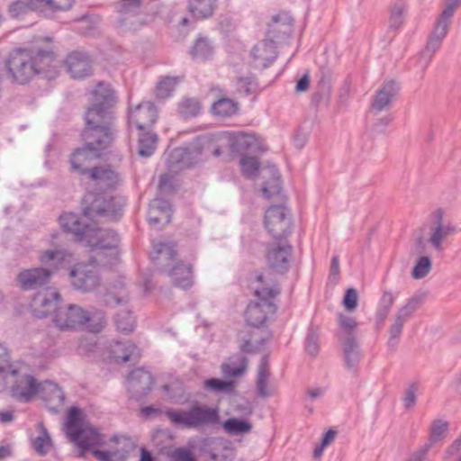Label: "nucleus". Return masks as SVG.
<instances>
[{"label":"nucleus","mask_w":461,"mask_h":461,"mask_svg":"<svg viewBox=\"0 0 461 461\" xmlns=\"http://www.w3.org/2000/svg\"><path fill=\"white\" fill-rule=\"evenodd\" d=\"M92 104L84 114V128L80 133L84 145L69 156L70 171L88 175L93 161L100 158L115 140L117 130L113 110L117 98L109 84L100 82L92 91Z\"/></svg>","instance_id":"nucleus-1"},{"label":"nucleus","mask_w":461,"mask_h":461,"mask_svg":"<svg viewBox=\"0 0 461 461\" xmlns=\"http://www.w3.org/2000/svg\"><path fill=\"white\" fill-rule=\"evenodd\" d=\"M55 59L51 49H16L5 60V68L14 83L24 85L37 74L45 72Z\"/></svg>","instance_id":"nucleus-2"},{"label":"nucleus","mask_w":461,"mask_h":461,"mask_svg":"<svg viewBox=\"0 0 461 461\" xmlns=\"http://www.w3.org/2000/svg\"><path fill=\"white\" fill-rule=\"evenodd\" d=\"M151 259L159 267V271L171 278L172 284L178 288L186 290L193 284V266L176 259V249L174 244L158 242L154 244Z\"/></svg>","instance_id":"nucleus-3"},{"label":"nucleus","mask_w":461,"mask_h":461,"mask_svg":"<svg viewBox=\"0 0 461 461\" xmlns=\"http://www.w3.org/2000/svg\"><path fill=\"white\" fill-rule=\"evenodd\" d=\"M65 431L69 440L79 449V456L93 447L104 442V436L85 419V414L78 407H71L68 412Z\"/></svg>","instance_id":"nucleus-4"},{"label":"nucleus","mask_w":461,"mask_h":461,"mask_svg":"<svg viewBox=\"0 0 461 461\" xmlns=\"http://www.w3.org/2000/svg\"><path fill=\"white\" fill-rule=\"evenodd\" d=\"M124 203L105 192H87L81 202L82 212L90 220L105 218L118 220L122 213Z\"/></svg>","instance_id":"nucleus-5"},{"label":"nucleus","mask_w":461,"mask_h":461,"mask_svg":"<svg viewBox=\"0 0 461 461\" xmlns=\"http://www.w3.org/2000/svg\"><path fill=\"white\" fill-rule=\"evenodd\" d=\"M166 416L176 426L184 429H202L217 424L220 420L219 411L215 408L194 404L189 410L168 409Z\"/></svg>","instance_id":"nucleus-6"},{"label":"nucleus","mask_w":461,"mask_h":461,"mask_svg":"<svg viewBox=\"0 0 461 461\" xmlns=\"http://www.w3.org/2000/svg\"><path fill=\"white\" fill-rule=\"evenodd\" d=\"M2 377L11 396L19 402H29L40 393L41 383H39L32 375L23 374L12 368L8 369Z\"/></svg>","instance_id":"nucleus-7"},{"label":"nucleus","mask_w":461,"mask_h":461,"mask_svg":"<svg viewBox=\"0 0 461 461\" xmlns=\"http://www.w3.org/2000/svg\"><path fill=\"white\" fill-rule=\"evenodd\" d=\"M265 228L276 240L286 239L292 233V220L288 209L282 204L268 207L264 218Z\"/></svg>","instance_id":"nucleus-8"},{"label":"nucleus","mask_w":461,"mask_h":461,"mask_svg":"<svg viewBox=\"0 0 461 461\" xmlns=\"http://www.w3.org/2000/svg\"><path fill=\"white\" fill-rule=\"evenodd\" d=\"M426 299V294L418 293L410 297L406 303L400 307L396 312L393 321L389 328L388 347L395 348L398 344V339L402 332L404 324L412 317L414 312L423 304Z\"/></svg>","instance_id":"nucleus-9"},{"label":"nucleus","mask_w":461,"mask_h":461,"mask_svg":"<svg viewBox=\"0 0 461 461\" xmlns=\"http://www.w3.org/2000/svg\"><path fill=\"white\" fill-rule=\"evenodd\" d=\"M431 221L428 242L436 251L442 252L444 241L456 233V226L444 220V211L441 208L431 212Z\"/></svg>","instance_id":"nucleus-10"},{"label":"nucleus","mask_w":461,"mask_h":461,"mask_svg":"<svg viewBox=\"0 0 461 461\" xmlns=\"http://www.w3.org/2000/svg\"><path fill=\"white\" fill-rule=\"evenodd\" d=\"M293 247L288 243H269L266 248L267 266L273 273L284 276L290 269Z\"/></svg>","instance_id":"nucleus-11"},{"label":"nucleus","mask_w":461,"mask_h":461,"mask_svg":"<svg viewBox=\"0 0 461 461\" xmlns=\"http://www.w3.org/2000/svg\"><path fill=\"white\" fill-rule=\"evenodd\" d=\"M94 265L78 263L71 269V284L77 290L91 292L99 285V275Z\"/></svg>","instance_id":"nucleus-12"},{"label":"nucleus","mask_w":461,"mask_h":461,"mask_svg":"<svg viewBox=\"0 0 461 461\" xmlns=\"http://www.w3.org/2000/svg\"><path fill=\"white\" fill-rule=\"evenodd\" d=\"M86 320V311L76 304L59 308L53 318L55 325L60 330H82Z\"/></svg>","instance_id":"nucleus-13"},{"label":"nucleus","mask_w":461,"mask_h":461,"mask_svg":"<svg viewBox=\"0 0 461 461\" xmlns=\"http://www.w3.org/2000/svg\"><path fill=\"white\" fill-rule=\"evenodd\" d=\"M277 307L274 301L268 299H258L251 301L245 311L244 316L247 323L255 328L265 324L270 315L276 313Z\"/></svg>","instance_id":"nucleus-14"},{"label":"nucleus","mask_w":461,"mask_h":461,"mask_svg":"<svg viewBox=\"0 0 461 461\" xmlns=\"http://www.w3.org/2000/svg\"><path fill=\"white\" fill-rule=\"evenodd\" d=\"M84 242L86 246L91 248L93 253L95 250L104 249L115 254L116 245H119V236L113 230L90 227Z\"/></svg>","instance_id":"nucleus-15"},{"label":"nucleus","mask_w":461,"mask_h":461,"mask_svg":"<svg viewBox=\"0 0 461 461\" xmlns=\"http://www.w3.org/2000/svg\"><path fill=\"white\" fill-rule=\"evenodd\" d=\"M224 134L226 140H228L226 142L227 149H229L231 152H263L266 150V148L255 134H249L243 131H224Z\"/></svg>","instance_id":"nucleus-16"},{"label":"nucleus","mask_w":461,"mask_h":461,"mask_svg":"<svg viewBox=\"0 0 461 461\" xmlns=\"http://www.w3.org/2000/svg\"><path fill=\"white\" fill-rule=\"evenodd\" d=\"M154 377L144 368L131 371L127 381V388L131 398L140 401L146 397L152 389Z\"/></svg>","instance_id":"nucleus-17"},{"label":"nucleus","mask_w":461,"mask_h":461,"mask_svg":"<svg viewBox=\"0 0 461 461\" xmlns=\"http://www.w3.org/2000/svg\"><path fill=\"white\" fill-rule=\"evenodd\" d=\"M62 299L58 292L45 291L43 293H37L32 299L30 307L33 316L39 319L47 317L51 312L56 314V312L60 304Z\"/></svg>","instance_id":"nucleus-18"},{"label":"nucleus","mask_w":461,"mask_h":461,"mask_svg":"<svg viewBox=\"0 0 461 461\" xmlns=\"http://www.w3.org/2000/svg\"><path fill=\"white\" fill-rule=\"evenodd\" d=\"M254 295L258 299L274 301L281 294V286L273 273H256L251 282Z\"/></svg>","instance_id":"nucleus-19"},{"label":"nucleus","mask_w":461,"mask_h":461,"mask_svg":"<svg viewBox=\"0 0 461 461\" xmlns=\"http://www.w3.org/2000/svg\"><path fill=\"white\" fill-rule=\"evenodd\" d=\"M51 272L43 267H33L22 270L16 276L19 287L23 291L35 290L50 282Z\"/></svg>","instance_id":"nucleus-20"},{"label":"nucleus","mask_w":461,"mask_h":461,"mask_svg":"<svg viewBox=\"0 0 461 461\" xmlns=\"http://www.w3.org/2000/svg\"><path fill=\"white\" fill-rule=\"evenodd\" d=\"M157 119V107L150 102L140 103L129 114L130 122L133 123L139 131L150 130Z\"/></svg>","instance_id":"nucleus-21"},{"label":"nucleus","mask_w":461,"mask_h":461,"mask_svg":"<svg viewBox=\"0 0 461 461\" xmlns=\"http://www.w3.org/2000/svg\"><path fill=\"white\" fill-rule=\"evenodd\" d=\"M90 57L83 51L75 50L68 54L65 67L68 73L75 79L84 78L92 74Z\"/></svg>","instance_id":"nucleus-22"},{"label":"nucleus","mask_w":461,"mask_h":461,"mask_svg":"<svg viewBox=\"0 0 461 461\" xmlns=\"http://www.w3.org/2000/svg\"><path fill=\"white\" fill-rule=\"evenodd\" d=\"M342 352L346 367L353 375H357L358 366L362 359V352L357 339V336L351 334L347 337H340Z\"/></svg>","instance_id":"nucleus-23"},{"label":"nucleus","mask_w":461,"mask_h":461,"mask_svg":"<svg viewBox=\"0 0 461 461\" xmlns=\"http://www.w3.org/2000/svg\"><path fill=\"white\" fill-rule=\"evenodd\" d=\"M39 393H41L45 406L50 412L59 413L61 411L65 403V393L56 383H41Z\"/></svg>","instance_id":"nucleus-24"},{"label":"nucleus","mask_w":461,"mask_h":461,"mask_svg":"<svg viewBox=\"0 0 461 461\" xmlns=\"http://www.w3.org/2000/svg\"><path fill=\"white\" fill-rule=\"evenodd\" d=\"M110 357L115 363L137 362L140 357L139 348L131 341L114 340L109 347Z\"/></svg>","instance_id":"nucleus-25"},{"label":"nucleus","mask_w":461,"mask_h":461,"mask_svg":"<svg viewBox=\"0 0 461 461\" xmlns=\"http://www.w3.org/2000/svg\"><path fill=\"white\" fill-rule=\"evenodd\" d=\"M399 90L400 86L396 81L389 80L384 82L374 96L372 102L373 111L381 113L387 110L398 95Z\"/></svg>","instance_id":"nucleus-26"},{"label":"nucleus","mask_w":461,"mask_h":461,"mask_svg":"<svg viewBox=\"0 0 461 461\" xmlns=\"http://www.w3.org/2000/svg\"><path fill=\"white\" fill-rule=\"evenodd\" d=\"M294 19L287 14H276L268 23L267 39L276 44V41L285 40L292 32Z\"/></svg>","instance_id":"nucleus-27"},{"label":"nucleus","mask_w":461,"mask_h":461,"mask_svg":"<svg viewBox=\"0 0 461 461\" xmlns=\"http://www.w3.org/2000/svg\"><path fill=\"white\" fill-rule=\"evenodd\" d=\"M251 56L253 57L255 67L265 69L277 58L276 44L268 39L261 41L253 47Z\"/></svg>","instance_id":"nucleus-28"},{"label":"nucleus","mask_w":461,"mask_h":461,"mask_svg":"<svg viewBox=\"0 0 461 461\" xmlns=\"http://www.w3.org/2000/svg\"><path fill=\"white\" fill-rule=\"evenodd\" d=\"M449 24V20L438 16L434 31L429 36L424 50L421 52V57H426L428 59L426 66L431 59L434 53L440 48L442 41L447 33Z\"/></svg>","instance_id":"nucleus-29"},{"label":"nucleus","mask_w":461,"mask_h":461,"mask_svg":"<svg viewBox=\"0 0 461 461\" xmlns=\"http://www.w3.org/2000/svg\"><path fill=\"white\" fill-rule=\"evenodd\" d=\"M224 131L217 134H208L199 139V153L204 157H220L222 149H227Z\"/></svg>","instance_id":"nucleus-30"},{"label":"nucleus","mask_w":461,"mask_h":461,"mask_svg":"<svg viewBox=\"0 0 461 461\" xmlns=\"http://www.w3.org/2000/svg\"><path fill=\"white\" fill-rule=\"evenodd\" d=\"M61 228L74 235L75 240L84 242L86 236L90 229V225L83 223L80 217L73 212H65L59 216Z\"/></svg>","instance_id":"nucleus-31"},{"label":"nucleus","mask_w":461,"mask_h":461,"mask_svg":"<svg viewBox=\"0 0 461 461\" xmlns=\"http://www.w3.org/2000/svg\"><path fill=\"white\" fill-rule=\"evenodd\" d=\"M249 360L242 354H235L231 356L228 362L221 365V371L223 376L230 380L231 378H239L247 373Z\"/></svg>","instance_id":"nucleus-32"},{"label":"nucleus","mask_w":461,"mask_h":461,"mask_svg":"<svg viewBox=\"0 0 461 461\" xmlns=\"http://www.w3.org/2000/svg\"><path fill=\"white\" fill-rule=\"evenodd\" d=\"M89 179L105 188H114L118 182L117 173L106 167H93L88 173Z\"/></svg>","instance_id":"nucleus-33"},{"label":"nucleus","mask_w":461,"mask_h":461,"mask_svg":"<svg viewBox=\"0 0 461 461\" xmlns=\"http://www.w3.org/2000/svg\"><path fill=\"white\" fill-rule=\"evenodd\" d=\"M331 72L327 68H321L320 78L317 83V91L312 95V103L316 105L328 103L331 94Z\"/></svg>","instance_id":"nucleus-34"},{"label":"nucleus","mask_w":461,"mask_h":461,"mask_svg":"<svg viewBox=\"0 0 461 461\" xmlns=\"http://www.w3.org/2000/svg\"><path fill=\"white\" fill-rule=\"evenodd\" d=\"M217 7V0H189L188 12L195 19L211 17Z\"/></svg>","instance_id":"nucleus-35"},{"label":"nucleus","mask_w":461,"mask_h":461,"mask_svg":"<svg viewBox=\"0 0 461 461\" xmlns=\"http://www.w3.org/2000/svg\"><path fill=\"white\" fill-rule=\"evenodd\" d=\"M41 3V0H14L8 5L7 12L12 18H18L30 12H42Z\"/></svg>","instance_id":"nucleus-36"},{"label":"nucleus","mask_w":461,"mask_h":461,"mask_svg":"<svg viewBox=\"0 0 461 461\" xmlns=\"http://www.w3.org/2000/svg\"><path fill=\"white\" fill-rule=\"evenodd\" d=\"M158 135L151 130L140 131L138 154L143 158L150 157L157 147Z\"/></svg>","instance_id":"nucleus-37"},{"label":"nucleus","mask_w":461,"mask_h":461,"mask_svg":"<svg viewBox=\"0 0 461 461\" xmlns=\"http://www.w3.org/2000/svg\"><path fill=\"white\" fill-rule=\"evenodd\" d=\"M171 206L167 200L156 198L149 203L148 221L151 225H158V219L155 217L157 212L164 216L165 222L170 220Z\"/></svg>","instance_id":"nucleus-38"},{"label":"nucleus","mask_w":461,"mask_h":461,"mask_svg":"<svg viewBox=\"0 0 461 461\" xmlns=\"http://www.w3.org/2000/svg\"><path fill=\"white\" fill-rule=\"evenodd\" d=\"M193 59L197 61H205L213 55V47L207 38H198L189 51Z\"/></svg>","instance_id":"nucleus-39"},{"label":"nucleus","mask_w":461,"mask_h":461,"mask_svg":"<svg viewBox=\"0 0 461 461\" xmlns=\"http://www.w3.org/2000/svg\"><path fill=\"white\" fill-rule=\"evenodd\" d=\"M86 321L82 330H86L89 332L98 333L106 324L105 313L102 310L94 309L92 311H86Z\"/></svg>","instance_id":"nucleus-40"},{"label":"nucleus","mask_w":461,"mask_h":461,"mask_svg":"<svg viewBox=\"0 0 461 461\" xmlns=\"http://www.w3.org/2000/svg\"><path fill=\"white\" fill-rule=\"evenodd\" d=\"M223 448V445L219 439L209 438L202 442L200 451L203 456H208L212 461H223L224 456L220 454Z\"/></svg>","instance_id":"nucleus-41"},{"label":"nucleus","mask_w":461,"mask_h":461,"mask_svg":"<svg viewBox=\"0 0 461 461\" xmlns=\"http://www.w3.org/2000/svg\"><path fill=\"white\" fill-rule=\"evenodd\" d=\"M110 249L102 250H95V252L90 257V261L92 264L99 265L103 267H112L118 262L119 259V245H116V253L113 255Z\"/></svg>","instance_id":"nucleus-42"},{"label":"nucleus","mask_w":461,"mask_h":461,"mask_svg":"<svg viewBox=\"0 0 461 461\" xmlns=\"http://www.w3.org/2000/svg\"><path fill=\"white\" fill-rule=\"evenodd\" d=\"M114 322L117 330L122 333L128 334L134 330L135 319L132 315L131 311L126 308L120 310L116 313L114 317Z\"/></svg>","instance_id":"nucleus-43"},{"label":"nucleus","mask_w":461,"mask_h":461,"mask_svg":"<svg viewBox=\"0 0 461 461\" xmlns=\"http://www.w3.org/2000/svg\"><path fill=\"white\" fill-rule=\"evenodd\" d=\"M118 291H108L103 296V304L108 307H115L118 305L125 306L128 303V294L123 285L119 284Z\"/></svg>","instance_id":"nucleus-44"},{"label":"nucleus","mask_w":461,"mask_h":461,"mask_svg":"<svg viewBox=\"0 0 461 461\" xmlns=\"http://www.w3.org/2000/svg\"><path fill=\"white\" fill-rule=\"evenodd\" d=\"M405 14V4L402 0H398L393 5L390 17L388 29L396 32L403 24Z\"/></svg>","instance_id":"nucleus-45"},{"label":"nucleus","mask_w":461,"mask_h":461,"mask_svg":"<svg viewBox=\"0 0 461 461\" xmlns=\"http://www.w3.org/2000/svg\"><path fill=\"white\" fill-rule=\"evenodd\" d=\"M223 428L230 435H241L250 432L252 425L246 420L230 418L224 421Z\"/></svg>","instance_id":"nucleus-46"},{"label":"nucleus","mask_w":461,"mask_h":461,"mask_svg":"<svg viewBox=\"0 0 461 461\" xmlns=\"http://www.w3.org/2000/svg\"><path fill=\"white\" fill-rule=\"evenodd\" d=\"M38 427L40 435L33 439L32 446L35 451L40 456H43L49 452L51 447V439L42 423H40Z\"/></svg>","instance_id":"nucleus-47"},{"label":"nucleus","mask_w":461,"mask_h":461,"mask_svg":"<svg viewBox=\"0 0 461 461\" xmlns=\"http://www.w3.org/2000/svg\"><path fill=\"white\" fill-rule=\"evenodd\" d=\"M396 297L387 290H384L380 299L377 310L376 320L379 322H384L395 302Z\"/></svg>","instance_id":"nucleus-48"},{"label":"nucleus","mask_w":461,"mask_h":461,"mask_svg":"<svg viewBox=\"0 0 461 461\" xmlns=\"http://www.w3.org/2000/svg\"><path fill=\"white\" fill-rule=\"evenodd\" d=\"M200 111L201 104L195 98H185L178 104V113L185 119L197 116Z\"/></svg>","instance_id":"nucleus-49"},{"label":"nucleus","mask_w":461,"mask_h":461,"mask_svg":"<svg viewBox=\"0 0 461 461\" xmlns=\"http://www.w3.org/2000/svg\"><path fill=\"white\" fill-rule=\"evenodd\" d=\"M173 438L168 430L158 429L152 431L151 444L158 451H168L167 448L171 446Z\"/></svg>","instance_id":"nucleus-50"},{"label":"nucleus","mask_w":461,"mask_h":461,"mask_svg":"<svg viewBox=\"0 0 461 461\" xmlns=\"http://www.w3.org/2000/svg\"><path fill=\"white\" fill-rule=\"evenodd\" d=\"M178 83L177 77H162L155 87V95L158 99H165L171 95Z\"/></svg>","instance_id":"nucleus-51"},{"label":"nucleus","mask_w":461,"mask_h":461,"mask_svg":"<svg viewBox=\"0 0 461 461\" xmlns=\"http://www.w3.org/2000/svg\"><path fill=\"white\" fill-rule=\"evenodd\" d=\"M212 112L221 117H230L238 110V104L230 98H221L212 104Z\"/></svg>","instance_id":"nucleus-52"},{"label":"nucleus","mask_w":461,"mask_h":461,"mask_svg":"<svg viewBox=\"0 0 461 461\" xmlns=\"http://www.w3.org/2000/svg\"><path fill=\"white\" fill-rule=\"evenodd\" d=\"M235 382L232 380H221L218 378L206 379L203 387L204 390L212 393L231 392L235 387Z\"/></svg>","instance_id":"nucleus-53"},{"label":"nucleus","mask_w":461,"mask_h":461,"mask_svg":"<svg viewBox=\"0 0 461 461\" xmlns=\"http://www.w3.org/2000/svg\"><path fill=\"white\" fill-rule=\"evenodd\" d=\"M447 427L448 424L447 421L442 420H433L430 426L429 442L427 444H429L431 447L433 444L442 440L447 436Z\"/></svg>","instance_id":"nucleus-54"},{"label":"nucleus","mask_w":461,"mask_h":461,"mask_svg":"<svg viewBox=\"0 0 461 461\" xmlns=\"http://www.w3.org/2000/svg\"><path fill=\"white\" fill-rule=\"evenodd\" d=\"M268 371L266 366L262 363L259 366L258 375H257V393L261 398H267L272 393L269 390H267V382L268 379Z\"/></svg>","instance_id":"nucleus-55"},{"label":"nucleus","mask_w":461,"mask_h":461,"mask_svg":"<svg viewBox=\"0 0 461 461\" xmlns=\"http://www.w3.org/2000/svg\"><path fill=\"white\" fill-rule=\"evenodd\" d=\"M305 349L312 357H316L320 350L318 328L310 326L305 339Z\"/></svg>","instance_id":"nucleus-56"},{"label":"nucleus","mask_w":461,"mask_h":461,"mask_svg":"<svg viewBox=\"0 0 461 461\" xmlns=\"http://www.w3.org/2000/svg\"><path fill=\"white\" fill-rule=\"evenodd\" d=\"M240 166L243 176L248 178H253L258 176L259 162L255 157L244 156L240 158Z\"/></svg>","instance_id":"nucleus-57"},{"label":"nucleus","mask_w":461,"mask_h":461,"mask_svg":"<svg viewBox=\"0 0 461 461\" xmlns=\"http://www.w3.org/2000/svg\"><path fill=\"white\" fill-rule=\"evenodd\" d=\"M431 268L432 262L430 258L428 256L420 257L411 271V276L414 279L424 278L430 272Z\"/></svg>","instance_id":"nucleus-58"},{"label":"nucleus","mask_w":461,"mask_h":461,"mask_svg":"<svg viewBox=\"0 0 461 461\" xmlns=\"http://www.w3.org/2000/svg\"><path fill=\"white\" fill-rule=\"evenodd\" d=\"M282 190L280 176L276 168L273 170V177L270 182L264 184L262 187L263 195L267 199H270L276 194H278Z\"/></svg>","instance_id":"nucleus-59"},{"label":"nucleus","mask_w":461,"mask_h":461,"mask_svg":"<svg viewBox=\"0 0 461 461\" xmlns=\"http://www.w3.org/2000/svg\"><path fill=\"white\" fill-rule=\"evenodd\" d=\"M41 11H68L73 5L75 0H41Z\"/></svg>","instance_id":"nucleus-60"},{"label":"nucleus","mask_w":461,"mask_h":461,"mask_svg":"<svg viewBox=\"0 0 461 461\" xmlns=\"http://www.w3.org/2000/svg\"><path fill=\"white\" fill-rule=\"evenodd\" d=\"M93 456L99 461H118L125 458L127 450L115 449V450H93Z\"/></svg>","instance_id":"nucleus-61"},{"label":"nucleus","mask_w":461,"mask_h":461,"mask_svg":"<svg viewBox=\"0 0 461 461\" xmlns=\"http://www.w3.org/2000/svg\"><path fill=\"white\" fill-rule=\"evenodd\" d=\"M339 324L340 329L342 330V333L339 335V339L340 337H347L349 334H351L353 336H357L356 329L357 327V322L356 321V320L353 317L339 313Z\"/></svg>","instance_id":"nucleus-62"},{"label":"nucleus","mask_w":461,"mask_h":461,"mask_svg":"<svg viewBox=\"0 0 461 461\" xmlns=\"http://www.w3.org/2000/svg\"><path fill=\"white\" fill-rule=\"evenodd\" d=\"M236 89L240 95L249 96L256 88V82L253 77H239L235 83Z\"/></svg>","instance_id":"nucleus-63"},{"label":"nucleus","mask_w":461,"mask_h":461,"mask_svg":"<svg viewBox=\"0 0 461 461\" xmlns=\"http://www.w3.org/2000/svg\"><path fill=\"white\" fill-rule=\"evenodd\" d=\"M170 461H196L192 452L185 447L167 451Z\"/></svg>","instance_id":"nucleus-64"}]
</instances>
